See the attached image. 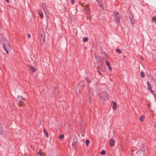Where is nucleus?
<instances>
[{"label":"nucleus","mask_w":156,"mask_h":156,"mask_svg":"<svg viewBox=\"0 0 156 156\" xmlns=\"http://www.w3.org/2000/svg\"><path fill=\"white\" fill-rule=\"evenodd\" d=\"M87 11V12L88 14L90 15V10H88L87 11Z\"/></svg>","instance_id":"nucleus-37"},{"label":"nucleus","mask_w":156,"mask_h":156,"mask_svg":"<svg viewBox=\"0 0 156 156\" xmlns=\"http://www.w3.org/2000/svg\"><path fill=\"white\" fill-rule=\"evenodd\" d=\"M44 153L43 152H42L40 151H39L38 152V154L40 155L41 156H44Z\"/></svg>","instance_id":"nucleus-23"},{"label":"nucleus","mask_w":156,"mask_h":156,"mask_svg":"<svg viewBox=\"0 0 156 156\" xmlns=\"http://www.w3.org/2000/svg\"><path fill=\"white\" fill-rule=\"evenodd\" d=\"M142 150L143 151H145V149L143 148H142Z\"/></svg>","instance_id":"nucleus-42"},{"label":"nucleus","mask_w":156,"mask_h":156,"mask_svg":"<svg viewBox=\"0 0 156 156\" xmlns=\"http://www.w3.org/2000/svg\"><path fill=\"white\" fill-rule=\"evenodd\" d=\"M147 89L148 90H151V89H152L151 87V85L150 83L148 81H147Z\"/></svg>","instance_id":"nucleus-15"},{"label":"nucleus","mask_w":156,"mask_h":156,"mask_svg":"<svg viewBox=\"0 0 156 156\" xmlns=\"http://www.w3.org/2000/svg\"><path fill=\"white\" fill-rule=\"evenodd\" d=\"M103 55L104 56V58L105 59H107L108 57V55L106 53H103Z\"/></svg>","instance_id":"nucleus-17"},{"label":"nucleus","mask_w":156,"mask_h":156,"mask_svg":"<svg viewBox=\"0 0 156 156\" xmlns=\"http://www.w3.org/2000/svg\"><path fill=\"white\" fill-rule=\"evenodd\" d=\"M85 9L86 11H87L88 10H89V7H88V5H86L85 7Z\"/></svg>","instance_id":"nucleus-26"},{"label":"nucleus","mask_w":156,"mask_h":156,"mask_svg":"<svg viewBox=\"0 0 156 156\" xmlns=\"http://www.w3.org/2000/svg\"><path fill=\"white\" fill-rule=\"evenodd\" d=\"M108 69H109L110 70V71H111L112 70V67H111L110 66H108Z\"/></svg>","instance_id":"nucleus-38"},{"label":"nucleus","mask_w":156,"mask_h":156,"mask_svg":"<svg viewBox=\"0 0 156 156\" xmlns=\"http://www.w3.org/2000/svg\"><path fill=\"white\" fill-rule=\"evenodd\" d=\"M18 99H19V101H20V102L19 103V105L20 106H22L23 105V102L21 100H23V98L22 97L20 96V97H18Z\"/></svg>","instance_id":"nucleus-6"},{"label":"nucleus","mask_w":156,"mask_h":156,"mask_svg":"<svg viewBox=\"0 0 156 156\" xmlns=\"http://www.w3.org/2000/svg\"><path fill=\"white\" fill-rule=\"evenodd\" d=\"M3 133V129L2 125L0 122V134L2 135Z\"/></svg>","instance_id":"nucleus-13"},{"label":"nucleus","mask_w":156,"mask_h":156,"mask_svg":"<svg viewBox=\"0 0 156 156\" xmlns=\"http://www.w3.org/2000/svg\"><path fill=\"white\" fill-rule=\"evenodd\" d=\"M42 6L43 8L44 12L45 14H46V11L47 10V9L46 8V5L45 3H42Z\"/></svg>","instance_id":"nucleus-11"},{"label":"nucleus","mask_w":156,"mask_h":156,"mask_svg":"<svg viewBox=\"0 0 156 156\" xmlns=\"http://www.w3.org/2000/svg\"><path fill=\"white\" fill-rule=\"evenodd\" d=\"M141 151V150H138L137 151L136 153L137 154H140V153Z\"/></svg>","instance_id":"nucleus-35"},{"label":"nucleus","mask_w":156,"mask_h":156,"mask_svg":"<svg viewBox=\"0 0 156 156\" xmlns=\"http://www.w3.org/2000/svg\"><path fill=\"white\" fill-rule=\"evenodd\" d=\"M116 51L119 53H121V50L119 49V48H117L116 49Z\"/></svg>","instance_id":"nucleus-32"},{"label":"nucleus","mask_w":156,"mask_h":156,"mask_svg":"<svg viewBox=\"0 0 156 156\" xmlns=\"http://www.w3.org/2000/svg\"><path fill=\"white\" fill-rule=\"evenodd\" d=\"M149 90L151 91V93H154V91L153 90H152V89H151V90Z\"/></svg>","instance_id":"nucleus-40"},{"label":"nucleus","mask_w":156,"mask_h":156,"mask_svg":"<svg viewBox=\"0 0 156 156\" xmlns=\"http://www.w3.org/2000/svg\"><path fill=\"white\" fill-rule=\"evenodd\" d=\"M7 2V3H9V0H5Z\"/></svg>","instance_id":"nucleus-43"},{"label":"nucleus","mask_w":156,"mask_h":156,"mask_svg":"<svg viewBox=\"0 0 156 156\" xmlns=\"http://www.w3.org/2000/svg\"><path fill=\"white\" fill-rule=\"evenodd\" d=\"M112 108L113 110H115L117 108V105L116 103L114 101L112 102Z\"/></svg>","instance_id":"nucleus-12"},{"label":"nucleus","mask_w":156,"mask_h":156,"mask_svg":"<svg viewBox=\"0 0 156 156\" xmlns=\"http://www.w3.org/2000/svg\"><path fill=\"white\" fill-rule=\"evenodd\" d=\"M86 79L87 81V82L89 83H91V81L90 80V79L89 77H87L86 78Z\"/></svg>","instance_id":"nucleus-24"},{"label":"nucleus","mask_w":156,"mask_h":156,"mask_svg":"<svg viewBox=\"0 0 156 156\" xmlns=\"http://www.w3.org/2000/svg\"><path fill=\"white\" fill-rule=\"evenodd\" d=\"M6 47H5V45H4L3 46V49H4V50L6 51L7 53V54H9V51L7 50V49L8 48V49H9V48H10V44H8L7 45H6Z\"/></svg>","instance_id":"nucleus-5"},{"label":"nucleus","mask_w":156,"mask_h":156,"mask_svg":"<svg viewBox=\"0 0 156 156\" xmlns=\"http://www.w3.org/2000/svg\"><path fill=\"white\" fill-rule=\"evenodd\" d=\"M64 137V136L63 134L60 135L58 137V138L60 140L63 139Z\"/></svg>","instance_id":"nucleus-28"},{"label":"nucleus","mask_w":156,"mask_h":156,"mask_svg":"<svg viewBox=\"0 0 156 156\" xmlns=\"http://www.w3.org/2000/svg\"><path fill=\"white\" fill-rule=\"evenodd\" d=\"M140 75H141V76L142 78H144V77H145L144 73V72L143 71H141V72Z\"/></svg>","instance_id":"nucleus-25"},{"label":"nucleus","mask_w":156,"mask_h":156,"mask_svg":"<svg viewBox=\"0 0 156 156\" xmlns=\"http://www.w3.org/2000/svg\"><path fill=\"white\" fill-rule=\"evenodd\" d=\"M41 38H42V39L43 40L44 39V32L43 31H41Z\"/></svg>","instance_id":"nucleus-16"},{"label":"nucleus","mask_w":156,"mask_h":156,"mask_svg":"<svg viewBox=\"0 0 156 156\" xmlns=\"http://www.w3.org/2000/svg\"><path fill=\"white\" fill-rule=\"evenodd\" d=\"M88 38L87 37H84L83 39V41L84 42H87L88 41Z\"/></svg>","instance_id":"nucleus-31"},{"label":"nucleus","mask_w":156,"mask_h":156,"mask_svg":"<svg viewBox=\"0 0 156 156\" xmlns=\"http://www.w3.org/2000/svg\"><path fill=\"white\" fill-rule=\"evenodd\" d=\"M129 17L131 23L132 24H133L134 23V21H135L133 16L132 15H131L129 16Z\"/></svg>","instance_id":"nucleus-9"},{"label":"nucleus","mask_w":156,"mask_h":156,"mask_svg":"<svg viewBox=\"0 0 156 156\" xmlns=\"http://www.w3.org/2000/svg\"><path fill=\"white\" fill-rule=\"evenodd\" d=\"M0 42L2 44V45L3 47L4 45H5V47L6 46V44L7 45L9 44L7 42V40L5 38L2 37L0 40Z\"/></svg>","instance_id":"nucleus-3"},{"label":"nucleus","mask_w":156,"mask_h":156,"mask_svg":"<svg viewBox=\"0 0 156 156\" xmlns=\"http://www.w3.org/2000/svg\"><path fill=\"white\" fill-rule=\"evenodd\" d=\"M115 142V140H113L112 139H111L109 141V144L111 146L113 147L114 145Z\"/></svg>","instance_id":"nucleus-8"},{"label":"nucleus","mask_w":156,"mask_h":156,"mask_svg":"<svg viewBox=\"0 0 156 156\" xmlns=\"http://www.w3.org/2000/svg\"><path fill=\"white\" fill-rule=\"evenodd\" d=\"M144 118H145V116L144 115H142L140 117V120L141 122H143Z\"/></svg>","instance_id":"nucleus-22"},{"label":"nucleus","mask_w":156,"mask_h":156,"mask_svg":"<svg viewBox=\"0 0 156 156\" xmlns=\"http://www.w3.org/2000/svg\"><path fill=\"white\" fill-rule=\"evenodd\" d=\"M88 96L93 97V91L92 89H89L88 91Z\"/></svg>","instance_id":"nucleus-7"},{"label":"nucleus","mask_w":156,"mask_h":156,"mask_svg":"<svg viewBox=\"0 0 156 156\" xmlns=\"http://www.w3.org/2000/svg\"><path fill=\"white\" fill-rule=\"evenodd\" d=\"M75 0H71V3L72 4H73L74 3Z\"/></svg>","instance_id":"nucleus-36"},{"label":"nucleus","mask_w":156,"mask_h":156,"mask_svg":"<svg viewBox=\"0 0 156 156\" xmlns=\"http://www.w3.org/2000/svg\"><path fill=\"white\" fill-rule=\"evenodd\" d=\"M100 154L102 155H104L105 154V151L104 150H103L100 152Z\"/></svg>","instance_id":"nucleus-30"},{"label":"nucleus","mask_w":156,"mask_h":156,"mask_svg":"<svg viewBox=\"0 0 156 156\" xmlns=\"http://www.w3.org/2000/svg\"><path fill=\"white\" fill-rule=\"evenodd\" d=\"M114 19L115 22L119 24L120 19V16L118 12H115L113 15Z\"/></svg>","instance_id":"nucleus-1"},{"label":"nucleus","mask_w":156,"mask_h":156,"mask_svg":"<svg viewBox=\"0 0 156 156\" xmlns=\"http://www.w3.org/2000/svg\"><path fill=\"white\" fill-rule=\"evenodd\" d=\"M105 63H106V64L107 65V66H108L110 65V63L109 62V61H106L105 62Z\"/></svg>","instance_id":"nucleus-33"},{"label":"nucleus","mask_w":156,"mask_h":156,"mask_svg":"<svg viewBox=\"0 0 156 156\" xmlns=\"http://www.w3.org/2000/svg\"><path fill=\"white\" fill-rule=\"evenodd\" d=\"M28 38H30V34H27Z\"/></svg>","instance_id":"nucleus-39"},{"label":"nucleus","mask_w":156,"mask_h":156,"mask_svg":"<svg viewBox=\"0 0 156 156\" xmlns=\"http://www.w3.org/2000/svg\"><path fill=\"white\" fill-rule=\"evenodd\" d=\"M90 142V141L88 139H87L86 140V144L87 146Z\"/></svg>","instance_id":"nucleus-27"},{"label":"nucleus","mask_w":156,"mask_h":156,"mask_svg":"<svg viewBox=\"0 0 156 156\" xmlns=\"http://www.w3.org/2000/svg\"><path fill=\"white\" fill-rule=\"evenodd\" d=\"M43 131H44V134L46 136V137H48V132L46 131V130H45V129H43Z\"/></svg>","instance_id":"nucleus-18"},{"label":"nucleus","mask_w":156,"mask_h":156,"mask_svg":"<svg viewBox=\"0 0 156 156\" xmlns=\"http://www.w3.org/2000/svg\"><path fill=\"white\" fill-rule=\"evenodd\" d=\"M152 20H154V21H156V18L155 16H153V17L152 18Z\"/></svg>","instance_id":"nucleus-34"},{"label":"nucleus","mask_w":156,"mask_h":156,"mask_svg":"<svg viewBox=\"0 0 156 156\" xmlns=\"http://www.w3.org/2000/svg\"><path fill=\"white\" fill-rule=\"evenodd\" d=\"M94 56L96 58V60L98 62H99L100 61V57L99 55L96 54H94Z\"/></svg>","instance_id":"nucleus-10"},{"label":"nucleus","mask_w":156,"mask_h":156,"mask_svg":"<svg viewBox=\"0 0 156 156\" xmlns=\"http://www.w3.org/2000/svg\"><path fill=\"white\" fill-rule=\"evenodd\" d=\"M101 70L102 71H103V72H105V71L106 69H105V67L104 66H102L101 67Z\"/></svg>","instance_id":"nucleus-21"},{"label":"nucleus","mask_w":156,"mask_h":156,"mask_svg":"<svg viewBox=\"0 0 156 156\" xmlns=\"http://www.w3.org/2000/svg\"><path fill=\"white\" fill-rule=\"evenodd\" d=\"M85 81L84 80H82L77 85V87L76 89L78 88H81L84 86Z\"/></svg>","instance_id":"nucleus-4"},{"label":"nucleus","mask_w":156,"mask_h":156,"mask_svg":"<svg viewBox=\"0 0 156 156\" xmlns=\"http://www.w3.org/2000/svg\"><path fill=\"white\" fill-rule=\"evenodd\" d=\"M101 97L103 101L108 100L109 98L108 94L105 92H103L101 93Z\"/></svg>","instance_id":"nucleus-2"},{"label":"nucleus","mask_w":156,"mask_h":156,"mask_svg":"<svg viewBox=\"0 0 156 156\" xmlns=\"http://www.w3.org/2000/svg\"><path fill=\"white\" fill-rule=\"evenodd\" d=\"M93 97L88 96V102L90 104L92 103L93 101Z\"/></svg>","instance_id":"nucleus-14"},{"label":"nucleus","mask_w":156,"mask_h":156,"mask_svg":"<svg viewBox=\"0 0 156 156\" xmlns=\"http://www.w3.org/2000/svg\"><path fill=\"white\" fill-rule=\"evenodd\" d=\"M98 73H99V74H100V75H101V72H100V70H98Z\"/></svg>","instance_id":"nucleus-41"},{"label":"nucleus","mask_w":156,"mask_h":156,"mask_svg":"<svg viewBox=\"0 0 156 156\" xmlns=\"http://www.w3.org/2000/svg\"><path fill=\"white\" fill-rule=\"evenodd\" d=\"M30 70L32 73H34L35 71V68L33 66L31 67L30 69Z\"/></svg>","instance_id":"nucleus-19"},{"label":"nucleus","mask_w":156,"mask_h":156,"mask_svg":"<svg viewBox=\"0 0 156 156\" xmlns=\"http://www.w3.org/2000/svg\"><path fill=\"white\" fill-rule=\"evenodd\" d=\"M38 13L39 15L41 16V18H43V13L42 11L40 10H38Z\"/></svg>","instance_id":"nucleus-20"},{"label":"nucleus","mask_w":156,"mask_h":156,"mask_svg":"<svg viewBox=\"0 0 156 156\" xmlns=\"http://www.w3.org/2000/svg\"><path fill=\"white\" fill-rule=\"evenodd\" d=\"M76 141H74V140H73V144H72V146H73V147H74L76 145Z\"/></svg>","instance_id":"nucleus-29"}]
</instances>
